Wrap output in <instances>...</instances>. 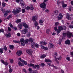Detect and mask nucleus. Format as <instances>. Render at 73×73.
<instances>
[{
    "label": "nucleus",
    "mask_w": 73,
    "mask_h": 73,
    "mask_svg": "<svg viewBox=\"0 0 73 73\" xmlns=\"http://www.w3.org/2000/svg\"><path fill=\"white\" fill-rule=\"evenodd\" d=\"M45 64L43 63H41V66H42V67H44V66H45Z\"/></svg>",
    "instance_id": "53"
},
{
    "label": "nucleus",
    "mask_w": 73,
    "mask_h": 73,
    "mask_svg": "<svg viewBox=\"0 0 73 73\" xmlns=\"http://www.w3.org/2000/svg\"><path fill=\"white\" fill-rule=\"evenodd\" d=\"M17 12H18V13H19L20 12H21V9L20 8L18 7L17 8Z\"/></svg>",
    "instance_id": "17"
},
{
    "label": "nucleus",
    "mask_w": 73,
    "mask_h": 73,
    "mask_svg": "<svg viewBox=\"0 0 73 73\" xmlns=\"http://www.w3.org/2000/svg\"><path fill=\"white\" fill-rule=\"evenodd\" d=\"M43 23H44V21L41 19L40 20L39 23L41 25H43V24H42Z\"/></svg>",
    "instance_id": "19"
},
{
    "label": "nucleus",
    "mask_w": 73,
    "mask_h": 73,
    "mask_svg": "<svg viewBox=\"0 0 73 73\" xmlns=\"http://www.w3.org/2000/svg\"><path fill=\"white\" fill-rule=\"evenodd\" d=\"M23 26L25 28H28V26L27 25L26 23H24L23 24Z\"/></svg>",
    "instance_id": "24"
},
{
    "label": "nucleus",
    "mask_w": 73,
    "mask_h": 73,
    "mask_svg": "<svg viewBox=\"0 0 73 73\" xmlns=\"http://www.w3.org/2000/svg\"><path fill=\"white\" fill-rule=\"evenodd\" d=\"M20 41L21 42V44L23 46L25 45V40L22 38L20 39Z\"/></svg>",
    "instance_id": "4"
},
{
    "label": "nucleus",
    "mask_w": 73,
    "mask_h": 73,
    "mask_svg": "<svg viewBox=\"0 0 73 73\" xmlns=\"http://www.w3.org/2000/svg\"><path fill=\"white\" fill-rule=\"evenodd\" d=\"M29 70L30 72V73H32V68H30L29 69Z\"/></svg>",
    "instance_id": "43"
},
{
    "label": "nucleus",
    "mask_w": 73,
    "mask_h": 73,
    "mask_svg": "<svg viewBox=\"0 0 73 73\" xmlns=\"http://www.w3.org/2000/svg\"><path fill=\"white\" fill-rule=\"evenodd\" d=\"M62 30H65L66 29V27L65 26H62Z\"/></svg>",
    "instance_id": "36"
},
{
    "label": "nucleus",
    "mask_w": 73,
    "mask_h": 73,
    "mask_svg": "<svg viewBox=\"0 0 73 73\" xmlns=\"http://www.w3.org/2000/svg\"><path fill=\"white\" fill-rule=\"evenodd\" d=\"M62 7L63 8H65L66 7H67V5L66 4H65L64 3V2H62Z\"/></svg>",
    "instance_id": "12"
},
{
    "label": "nucleus",
    "mask_w": 73,
    "mask_h": 73,
    "mask_svg": "<svg viewBox=\"0 0 73 73\" xmlns=\"http://www.w3.org/2000/svg\"><path fill=\"white\" fill-rule=\"evenodd\" d=\"M66 17L68 20H70L72 19V18L70 17V15L69 13H67L66 14Z\"/></svg>",
    "instance_id": "7"
},
{
    "label": "nucleus",
    "mask_w": 73,
    "mask_h": 73,
    "mask_svg": "<svg viewBox=\"0 0 73 73\" xmlns=\"http://www.w3.org/2000/svg\"><path fill=\"white\" fill-rule=\"evenodd\" d=\"M69 27L70 28H73V25H70L69 26Z\"/></svg>",
    "instance_id": "55"
},
{
    "label": "nucleus",
    "mask_w": 73,
    "mask_h": 73,
    "mask_svg": "<svg viewBox=\"0 0 73 73\" xmlns=\"http://www.w3.org/2000/svg\"><path fill=\"white\" fill-rule=\"evenodd\" d=\"M9 72L10 73H11V72H12V68H11V66H9Z\"/></svg>",
    "instance_id": "26"
},
{
    "label": "nucleus",
    "mask_w": 73,
    "mask_h": 73,
    "mask_svg": "<svg viewBox=\"0 0 73 73\" xmlns=\"http://www.w3.org/2000/svg\"><path fill=\"white\" fill-rule=\"evenodd\" d=\"M3 48H4V50H5V51H7V47H6V46H3Z\"/></svg>",
    "instance_id": "34"
},
{
    "label": "nucleus",
    "mask_w": 73,
    "mask_h": 73,
    "mask_svg": "<svg viewBox=\"0 0 73 73\" xmlns=\"http://www.w3.org/2000/svg\"><path fill=\"white\" fill-rule=\"evenodd\" d=\"M1 32H3V33H4V29H0V33H1Z\"/></svg>",
    "instance_id": "51"
},
{
    "label": "nucleus",
    "mask_w": 73,
    "mask_h": 73,
    "mask_svg": "<svg viewBox=\"0 0 73 73\" xmlns=\"http://www.w3.org/2000/svg\"><path fill=\"white\" fill-rule=\"evenodd\" d=\"M50 32V30L49 29H48L46 31V32L47 34H49V32Z\"/></svg>",
    "instance_id": "38"
},
{
    "label": "nucleus",
    "mask_w": 73,
    "mask_h": 73,
    "mask_svg": "<svg viewBox=\"0 0 73 73\" xmlns=\"http://www.w3.org/2000/svg\"><path fill=\"white\" fill-rule=\"evenodd\" d=\"M66 59L68 60V61H70V57H67L66 58Z\"/></svg>",
    "instance_id": "49"
},
{
    "label": "nucleus",
    "mask_w": 73,
    "mask_h": 73,
    "mask_svg": "<svg viewBox=\"0 0 73 73\" xmlns=\"http://www.w3.org/2000/svg\"><path fill=\"white\" fill-rule=\"evenodd\" d=\"M25 9H27V10H28L30 9V7H29V6H27V7H25Z\"/></svg>",
    "instance_id": "48"
},
{
    "label": "nucleus",
    "mask_w": 73,
    "mask_h": 73,
    "mask_svg": "<svg viewBox=\"0 0 73 73\" xmlns=\"http://www.w3.org/2000/svg\"><path fill=\"white\" fill-rule=\"evenodd\" d=\"M46 57V55L45 54H43V55L41 56L40 57L41 58H44L45 57Z\"/></svg>",
    "instance_id": "28"
},
{
    "label": "nucleus",
    "mask_w": 73,
    "mask_h": 73,
    "mask_svg": "<svg viewBox=\"0 0 73 73\" xmlns=\"http://www.w3.org/2000/svg\"><path fill=\"white\" fill-rule=\"evenodd\" d=\"M4 52V48H1L0 49V53L1 54H2L3 52Z\"/></svg>",
    "instance_id": "21"
},
{
    "label": "nucleus",
    "mask_w": 73,
    "mask_h": 73,
    "mask_svg": "<svg viewBox=\"0 0 73 73\" xmlns=\"http://www.w3.org/2000/svg\"><path fill=\"white\" fill-rule=\"evenodd\" d=\"M3 64H4L5 65L7 66L8 65V63L7 62H5Z\"/></svg>",
    "instance_id": "52"
},
{
    "label": "nucleus",
    "mask_w": 73,
    "mask_h": 73,
    "mask_svg": "<svg viewBox=\"0 0 73 73\" xmlns=\"http://www.w3.org/2000/svg\"><path fill=\"white\" fill-rule=\"evenodd\" d=\"M26 52L27 53L30 54V55H32V50L31 49H30L29 50H26Z\"/></svg>",
    "instance_id": "6"
},
{
    "label": "nucleus",
    "mask_w": 73,
    "mask_h": 73,
    "mask_svg": "<svg viewBox=\"0 0 73 73\" xmlns=\"http://www.w3.org/2000/svg\"><path fill=\"white\" fill-rule=\"evenodd\" d=\"M62 19V18L60 17H58V20H61V19Z\"/></svg>",
    "instance_id": "64"
},
{
    "label": "nucleus",
    "mask_w": 73,
    "mask_h": 73,
    "mask_svg": "<svg viewBox=\"0 0 73 73\" xmlns=\"http://www.w3.org/2000/svg\"><path fill=\"white\" fill-rule=\"evenodd\" d=\"M65 42L66 44L70 45V41L68 39L65 41Z\"/></svg>",
    "instance_id": "11"
},
{
    "label": "nucleus",
    "mask_w": 73,
    "mask_h": 73,
    "mask_svg": "<svg viewBox=\"0 0 73 73\" xmlns=\"http://www.w3.org/2000/svg\"><path fill=\"white\" fill-rule=\"evenodd\" d=\"M15 22H16V23L19 24V23H21V20L17 19V20L15 21Z\"/></svg>",
    "instance_id": "22"
},
{
    "label": "nucleus",
    "mask_w": 73,
    "mask_h": 73,
    "mask_svg": "<svg viewBox=\"0 0 73 73\" xmlns=\"http://www.w3.org/2000/svg\"><path fill=\"white\" fill-rule=\"evenodd\" d=\"M72 33H67V36L68 38H70L72 37Z\"/></svg>",
    "instance_id": "8"
},
{
    "label": "nucleus",
    "mask_w": 73,
    "mask_h": 73,
    "mask_svg": "<svg viewBox=\"0 0 73 73\" xmlns=\"http://www.w3.org/2000/svg\"><path fill=\"white\" fill-rule=\"evenodd\" d=\"M18 64L20 66H24V64L22 63L20 61H19L18 62Z\"/></svg>",
    "instance_id": "14"
},
{
    "label": "nucleus",
    "mask_w": 73,
    "mask_h": 73,
    "mask_svg": "<svg viewBox=\"0 0 73 73\" xmlns=\"http://www.w3.org/2000/svg\"><path fill=\"white\" fill-rule=\"evenodd\" d=\"M62 26H60L58 27V30L57 31V35H58L60 32L62 30Z\"/></svg>",
    "instance_id": "2"
},
{
    "label": "nucleus",
    "mask_w": 73,
    "mask_h": 73,
    "mask_svg": "<svg viewBox=\"0 0 73 73\" xmlns=\"http://www.w3.org/2000/svg\"><path fill=\"white\" fill-rule=\"evenodd\" d=\"M54 30L55 31H57L58 29H57V27H54Z\"/></svg>",
    "instance_id": "46"
},
{
    "label": "nucleus",
    "mask_w": 73,
    "mask_h": 73,
    "mask_svg": "<svg viewBox=\"0 0 73 73\" xmlns=\"http://www.w3.org/2000/svg\"><path fill=\"white\" fill-rule=\"evenodd\" d=\"M5 35L7 38H8V37H11V34L10 33L8 34L6 33Z\"/></svg>",
    "instance_id": "13"
},
{
    "label": "nucleus",
    "mask_w": 73,
    "mask_h": 73,
    "mask_svg": "<svg viewBox=\"0 0 73 73\" xmlns=\"http://www.w3.org/2000/svg\"><path fill=\"white\" fill-rule=\"evenodd\" d=\"M18 13V12H17V10H13V11H12V13L13 15H16L17 13Z\"/></svg>",
    "instance_id": "16"
},
{
    "label": "nucleus",
    "mask_w": 73,
    "mask_h": 73,
    "mask_svg": "<svg viewBox=\"0 0 73 73\" xmlns=\"http://www.w3.org/2000/svg\"><path fill=\"white\" fill-rule=\"evenodd\" d=\"M36 68H37V69H40V66L38 64L35 65V69H36Z\"/></svg>",
    "instance_id": "23"
},
{
    "label": "nucleus",
    "mask_w": 73,
    "mask_h": 73,
    "mask_svg": "<svg viewBox=\"0 0 73 73\" xmlns=\"http://www.w3.org/2000/svg\"><path fill=\"white\" fill-rule=\"evenodd\" d=\"M30 66L31 67L32 66H33V68H34L35 67V64H32V63L30 64Z\"/></svg>",
    "instance_id": "37"
},
{
    "label": "nucleus",
    "mask_w": 73,
    "mask_h": 73,
    "mask_svg": "<svg viewBox=\"0 0 73 73\" xmlns=\"http://www.w3.org/2000/svg\"><path fill=\"white\" fill-rule=\"evenodd\" d=\"M23 63L25 65H27V61H24L23 62Z\"/></svg>",
    "instance_id": "61"
},
{
    "label": "nucleus",
    "mask_w": 73,
    "mask_h": 73,
    "mask_svg": "<svg viewBox=\"0 0 73 73\" xmlns=\"http://www.w3.org/2000/svg\"><path fill=\"white\" fill-rule=\"evenodd\" d=\"M5 13L8 14V13H11V11H6Z\"/></svg>",
    "instance_id": "58"
},
{
    "label": "nucleus",
    "mask_w": 73,
    "mask_h": 73,
    "mask_svg": "<svg viewBox=\"0 0 73 73\" xmlns=\"http://www.w3.org/2000/svg\"><path fill=\"white\" fill-rule=\"evenodd\" d=\"M58 25H59V23L58 22L56 23L55 24V27H57L58 26Z\"/></svg>",
    "instance_id": "33"
},
{
    "label": "nucleus",
    "mask_w": 73,
    "mask_h": 73,
    "mask_svg": "<svg viewBox=\"0 0 73 73\" xmlns=\"http://www.w3.org/2000/svg\"><path fill=\"white\" fill-rule=\"evenodd\" d=\"M55 61L56 62V63H57V64H59L60 63L59 62H58V60H57V58H56L55 59Z\"/></svg>",
    "instance_id": "57"
},
{
    "label": "nucleus",
    "mask_w": 73,
    "mask_h": 73,
    "mask_svg": "<svg viewBox=\"0 0 73 73\" xmlns=\"http://www.w3.org/2000/svg\"><path fill=\"white\" fill-rule=\"evenodd\" d=\"M22 7L24 8H25L26 7V5H25V3H24V4H23L22 5H21Z\"/></svg>",
    "instance_id": "30"
},
{
    "label": "nucleus",
    "mask_w": 73,
    "mask_h": 73,
    "mask_svg": "<svg viewBox=\"0 0 73 73\" xmlns=\"http://www.w3.org/2000/svg\"><path fill=\"white\" fill-rule=\"evenodd\" d=\"M10 62L11 63H12L13 62V60L11 59V60H10Z\"/></svg>",
    "instance_id": "62"
},
{
    "label": "nucleus",
    "mask_w": 73,
    "mask_h": 73,
    "mask_svg": "<svg viewBox=\"0 0 73 73\" xmlns=\"http://www.w3.org/2000/svg\"><path fill=\"white\" fill-rule=\"evenodd\" d=\"M59 12L57 10H55L54 11V14L55 15H58Z\"/></svg>",
    "instance_id": "18"
},
{
    "label": "nucleus",
    "mask_w": 73,
    "mask_h": 73,
    "mask_svg": "<svg viewBox=\"0 0 73 73\" xmlns=\"http://www.w3.org/2000/svg\"><path fill=\"white\" fill-rule=\"evenodd\" d=\"M27 35L28 36H30V35H31V33L30 32L28 33H27Z\"/></svg>",
    "instance_id": "59"
},
{
    "label": "nucleus",
    "mask_w": 73,
    "mask_h": 73,
    "mask_svg": "<svg viewBox=\"0 0 73 73\" xmlns=\"http://www.w3.org/2000/svg\"><path fill=\"white\" fill-rule=\"evenodd\" d=\"M12 17V15H9V16L7 17V19L9 20L10 18H11Z\"/></svg>",
    "instance_id": "42"
},
{
    "label": "nucleus",
    "mask_w": 73,
    "mask_h": 73,
    "mask_svg": "<svg viewBox=\"0 0 73 73\" xmlns=\"http://www.w3.org/2000/svg\"><path fill=\"white\" fill-rule=\"evenodd\" d=\"M2 5L3 7H5V3H2Z\"/></svg>",
    "instance_id": "56"
},
{
    "label": "nucleus",
    "mask_w": 73,
    "mask_h": 73,
    "mask_svg": "<svg viewBox=\"0 0 73 73\" xmlns=\"http://www.w3.org/2000/svg\"><path fill=\"white\" fill-rule=\"evenodd\" d=\"M45 62H52V61L50 60V59H47L46 58L45 59Z\"/></svg>",
    "instance_id": "15"
},
{
    "label": "nucleus",
    "mask_w": 73,
    "mask_h": 73,
    "mask_svg": "<svg viewBox=\"0 0 73 73\" xmlns=\"http://www.w3.org/2000/svg\"><path fill=\"white\" fill-rule=\"evenodd\" d=\"M1 11H2L3 13H5V9H3V8H1Z\"/></svg>",
    "instance_id": "32"
},
{
    "label": "nucleus",
    "mask_w": 73,
    "mask_h": 73,
    "mask_svg": "<svg viewBox=\"0 0 73 73\" xmlns=\"http://www.w3.org/2000/svg\"><path fill=\"white\" fill-rule=\"evenodd\" d=\"M44 42L42 41V42H40V43L41 45H43Z\"/></svg>",
    "instance_id": "63"
},
{
    "label": "nucleus",
    "mask_w": 73,
    "mask_h": 73,
    "mask_svg": "<svg viewBox=\"0 0 73 73\" xmlns=\"http://www.w3.org/2000/svg\"><path fill=\"white\" fill-rule=\"evenodd\" d=\"M37 15H36L34 16L32 18V20L34 21V25H35V27H36L38 25V23L36 21V20H37Z\"/></svg>",
    "instance_id": "1"
},
{
    "label": "nucleus",
    "mask_w": 73,
    "mask_h": 73,
    "mask_svg": "<svg viewBox=\"0 0 73 73\" xmlns=\"http://www.w3.org/2000/svg\"><path fill=\"white\" fill-rule=\"evenodd\" d=\"M8 29L9 31V32L11 31V29L10 27H8Z\"/></svg>",
    "instance_id": "60"
},
{
    "label": "nucleus",
    "mask_w": 73,
    "mask_h": 73,
    "mask_svg": "<svg viewBox=\"0 0 73 73\" xmlns=\"http://www.w3.org/2000/svg\"><path fill=\"white\" fill-rule=\"evenodd\" d=\"M20 3L21 5H22L23 4H25V3H24V1H23V0H21L20 1Z\"/></svg>",
    "instance_id": "29"
},
{
    "label": "nucleus",
    "mask_w": 73,
    "mask_h": 73,
    "mask_svg": "<svg viewBox=\"0 0 73 73\" xmlns=\"http://www.w3.org/2000/svg\"><path fill=\"white\" fill-rule=\"evenodd\" d=\"M39 45L37 44H35V46L36 48H38Z\"/></svg>",
    "instance_id": "47"
},
{
    "label": "nucleus",
    "mask_w": 73,
    "mask_h": 73,
    "mask_svg": "<svg viewBox=\"0 0 73 73\" xmlns=\"http://www.w3.org/2000/svg\"><path fill=\"white\" fill-rule=\"evenodd\" d=\"M16 54L18 56H20L21 54H23V52L21 50H18L16 52Z\"/></svg>",
    "instance_id": "3"
},
{
    "label": "nucleus",
    "mask_w": 73,
    "mask_h": 73,
    "mask_svg": "<svg viewBox=\"0 0 73 73\" xmlns=\"http://www.w3.org/2000/svg\"><path fill=\"white\" fill-rule=\"evenodd\" d=\"M13 42L15 43H16L17 44H19L20 42V41H16V40H13Z\"/></svg>",
    "instance_id": "39"
},
{
    "label": "nucleus",
    "mask_w": 73,
    "mask_h": 73,
    "mask_svg": "<svg viewBox=\"0 0 73 73\" xmlns=\"http://www.w3.org/2000/svg\"><path fill=\"white\" fill-rule=\"evenodd\" d=\"M35 42H33V44L32 43L31 44V48H34V46H35Z\"/></svg>",
    "instance_id": "31"
},
{
    "label": "nucleus",
    "mask_w": 73,
    "mask_h": 73,
    "mask_svg": "<svg viewBox=\"0 0 73 73\" xmlns=\"http://www.w3.org/2000/svg\"><path fill=\"white\" fill-rule=\"evenodd\" d=\"M59 16L60 17H62H62H63L64 16V15H62V14L60 13L59 14Z\"/></svg>",
    "instance_id": "44"
},
{
    "label": "nucleus",
    "mask_w": 73,
    "mask_h": 73,
    "mask_svg": "<svg viewBox=\"0 0 73 73\" xmlns=\"http://www.w3.org/2000/svg\"><path fill=\"white\" fill-rule=\"evenodd\" d=\"M28 41H29V40H28V39L25 40V42L26 44H27L28 43Z\"/></svg>",
    "instance_id": "41"
},
{
    "label": "nucleus",
    "mask_w": 73,
    "mask_h": 73,
    "mask_svg": "<svg viewBox=\"0 0 73 73\" xmlns=\"http://www.w3.org/2000/svg\"><path fill=\"white\" fill-rule=\"evenodd\" d=\"M29 41H30L31 42H33V39L32 38H30L29 39Z\"/></svg>",
    "instance_id": "35"
},
{
    "label": "nucleus",
    "mask_w": 73,
    "mask_h": 73,
    "mask_svg": "<svg viewBox=\"0 0 73 73\" xmlns=\"http://www.w3.org/2000/svg\"><path fill=\"white\" fill-rule=\"evenodd\" d=\"M40 8H44L46 7V4H45V3L43 2L42 4L40 5Z\"/></svg>",
    "instance_id": "5"
},
{
    "label": "nucleus",
    "mask_w": 73,
    "mask_h": 73,
    "mask_svg": "<svg viewBox=\"0 0 73 73\" xmlns=\"http://www.w3.org/2000/svg\"><path fill=\"white\" fill-rule=\"evenodd\" d=\"M8 15V14H7L6 13H5L4 15V17H6V16Z\"/></svg>",
    "instance_id": "54"
},
{
    "label": "nucleus",
    "mask_w": 73,
    "mask_h": 73,
    "mask_svg": "<svg viewBox=\"0 0 73 73\" xmlns=\"http://www.w3.org/2000/svg\"><path fill=\"white\" fill-rule=\"evenodd\" d=\"M22 13H25V10L24 9H22Z\"/></svg>",
    "instance_id": "50"
},
{
    "label": "nucleus",
    "mask_w": 73,
    "mask_h": 73,
    "mask_svg": "<svg viewBox=\"0 0 73 73\" xmlns=\"http://www.w3.org/2000/svg\"><path fill=\"white\" fill-rule=\"evenodd\" d=\"M9 27H11V28H12L13 29V25H12V24L9 23Z\"/></svg>",
    "instance_id": "40"
},
{
    "label": "nucleus",
    "mask_w": 73,
    "mask_h": 73,
    "mask_svg": "<svg viewBox=\"0 0 73 73\" xmlns=\"http://www.w3.org/2000/svg\"><path fill=\"white\" fill-rule=\"evenodd\" d=\"M27 32H28V31H27V29H25L23 31L22 33V34L24 35V34H26V33H27Z\"/></svg>",
    "instance_id": "9"
},
{
    "label": "nucleus",
    "mask_w": 73,
    "mask_h": 73,
    "mask_svg": "<svg viewBox=\"0 0 73 73\" xmlns=\"http://www.w3.org/2000/svg\"><path fill=\"white\" fill-rule=\"evenodd\" d=\"M54 45L53 44L51 43H49L48 44V47L49 49H51V48H52L53 47Z\"/></svg>",
    "instance_id": "10"
},
{
    "label": "nucleus",
    "mask_w": 73,
    "mask_h": 73,
    "mask_svg": "<svg viewBox=\"0 0 73 73\" xmlns=\"http://www.w3.org/2000/svg\"><path fill=\"white\" fill-rule=\"evenodd\" d=\"M42 49H43L44 50H48V48H47L46 47H44V46H42Z\"/></svg>",
    "instance_id": "27"
},
{
    "label": "nucleus",
    "mask_w": 73,
    "mask_h": 73,
    "mask_svg": "<svg viewBox=\"0 0 73 73\" xmlns=\"http://www.w3.org/2000/svg\"><path fill=\"white\" fill-rule=\"evenodd\" d=\"M18 27H19V28L20 29H21L23 27V26L22 25H21V24H19L18 25Z\"/></svg>",
    "instance_id": "25"
},
{
    "label": "nucleus",
    "mask_w": 73,
    "mask_h": 73,
    "mask_svg": "<svg viewBox=\"0 0 73 73\" xmlns=\"http://www.w3.org/2000/svg\"><path fill=\"white\" fill-rule=\"evenodd\" d=\"M30 8L31 10H33L34 9V7H33V6L32 5H31L30 6Z\"/></svg>",
    "instance_id": "45"
},
{
    "label": "nucleus",
    "mask_w": 73,
    "mask_h": 73,
    "mask_svg": "<svg viewBox=\"0 0 73 73\" xmlns=\"http://www.w3.org/2000/svg\"><path fill=\"white\" fill-rule=\"evenodd\" d=\"M9 48L13 50V49H14V46H13V45H10L9 46Z\"/></svg>",
    "instance_id": "20"
}]
</instances>
